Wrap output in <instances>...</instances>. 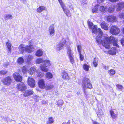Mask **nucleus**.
I'll list each match as a JSON object with an SVG mask.
<instances>
[{"label":"nucleus","instance_id":"1","mask_svg":"<svg viewBox=\"0 0 124 124\" xmlns=\"http://www.w3.org/2000/svg\"><path fill=\"white\" fill-rule=\"evenodd\" d=\"M98 32L101 36L98 35L96 36V41L98 44H101L106 48L109 49L110 48V44L112 43L114 46L119 47V46L117 44L118 40L113 36H104L102 39H101V37L103 32L100 28H98Z\"/></svg>","mask_w":124,"mask_h":124},{"label":"nucleus","instance_id":"2","mask_svg":"<svg viewBox=\"0 0 124 124\" xmlns=\"http://www.w3.org/2000/svg\"><path fill=\"white\" fill-rule=\"evenodd\" d=\"M120 32V29L116 25H112L110 28L109 32L113 35H117Z\"/></svg>","mask_w":124,"mask_h":124},{"label":"nucleus","instance_id":"3","mask_svg":"<svg viewBox=\"0 0 124 124\" xmlns=\"http://www.w3.org/2000/svg\"><path fill=\"white\" fill-rule=\"evenodd\" d=\"M61 6L63 9L64 13L68 17H70L71 16V13L68 9L65 8V6L62 0H58Z\"/></svg>","mask_w":124,"mask_h":124},{"label":"nucleus","instance_id":"4","mask_svg":"<svg viewBox=\"0 0 124 124\" xmlns=\"http://www.w3.org/2000/svg\"><path fill=\"white\" fill-rule=\"evenodd\" d=\"M1 81L5 85H9L12 82V79L10 76H7L3 78Z\"/></svg>","mask_w":124,"mask_h":124},{"label":"nucleus","instance_id":"5","mask_svg":"<svg viewBox=\"0 0 124 124\" xmlns=\"http://www.w3.org/2000/svg\"><path fill=\"white\" fill-rule=\"evenodd\" d=\"M16 87L19 91H23L27 89L26 85L23 82H21L17 84Z\"/></svg>","mask_w":124,"mask_h":124},{"label":"nucleus","instance_id":"6","mask_svg":"<svg viewBox=\"0 0 124 124\" xmlns=\"http://www.w3.org/2000/svg\"><path fill=\"white\" fill-rule=\"evenodd\" d=\"M90 82V80L89 78L86 77H84L82 80V86L83 88L84 89V92L85 94L86 95V93L85 89L86 87V83Z\"/></svg>","mask_w":124,"mask_h":124},{"label":"nucleus","instance_id":"7","mask_svg":"<svg viewBox=\"0 0 124 124\" xmlns=\"http://www.w3.org/2000/svg\"><path fill=\"white\" fill-rule=\"evenodd\" d=\"M13 77L15 80L17 82H21L23 80L22 77L20 75L19 73L15 72L13 75Z\"/></svg>","mask_w":124,"mask_h":124},{"label":"nucleus","instance_id":"8","mask_svg":"<svg viewBox=\"0 0 124 124\" xmlns=\"http://www.w3.org/2000/svg\"><path fill=\"white\" fill-rule=\"evenodd\" d=\"M27 83L29 86L31 88H34L35 86V81L33 78L28 77L27 80Z\"/></svg>","mask_w":124,"mask_h":124},{"label":"nucleus","instance_id":"9","mask_svg":"<svg viewBox=\"0 0 124 124\" xmlns=\"http://www.w3.org/2000/svg\"><path fill=\"white\" fill-rule=\"evenodd\" d=\"M36 62L37 63L39 64L41 63L44 62L46 63L47 65L50 66V61L48 60H43V59L42 58H39L37 59L36 60Z\"/></svg>","mask_w":124,"mask_h":124},{"label":"nucleus","instance_id":"10","mask_svg":"<svg viewBox=\"0 0 124 124\" xmlns=\"http://www.w3.org/2000/svg\"><path fill=\"white\" fill-rule=\"evenodd\" d=\"M38 84L39 87L41 89H44L45 88V81L44 79H40L38 80Z\"/></svg>","mask_w":124,"mask_h":124},{"label":"nucleus","instance_id":"11","mask_svg":"<svg viewBox=\"0 0 124 124\" xmlns=\"http://www.w3.org/2000/svg\"><path fill=\"white\" fill-rule=\"evenodd\" d=\"M116 10L119 11L124 8V2H120L117 3Z\"/></svg>","mask_w":124,"mask_h":124},{"label":"nucleus","instance_id":"12","mask_svg":"<svg viewBox=\"0 0 124 124\" xmlns=\"http://www.w3.org/2000/svg\"><path fill=\"white\" fill-rule=\"evenodd\" d=\"M61 76L64 80H67L70 79L68 74L65 71H63L62 72Z\"/></svg>","mask_w":124,"mask_h":124},{"label":"nucleus","instance_id":"13","mask_svg":"<svg viewBox=\"0 0 124 124\" xmlns=\"http://www.w3.org/2000/svg\"><path fill=\"white\" fill-rule=\"evenodd\" d=\"M33 93L34 92L32 90L29 89L24 92L23 96L25 97H27L33 95Z\"/></svg>","mask_w":124,"mask_h":124},{"label":"nucleus","instance_id":"14","mask_svg":"<svg viewBox=\"0 0 124 124\" xmlns=\"http://www.w3.org/2000/svg\"><path fill=\"white\" fill-rule=\"evenodd\" d=\"M48 65L46 63H44L43 64H41L40 66V68L41 70L42 71L45 72H47L48 71V69L47 68ZM48 66H49L48 65Z\"/></svg>","mask_w":124,"mask_h":124},{"label":"nucleus","instance_id":"15","mask_svg":"<svg viewBox=\"0 0 124 124\" xmlns=\"http://www.w3.org/2000/svg\"><path fill=\"white\" fill-rule=\"evenodd\" d=\"M18 48L20 53H23L25 51V46H24L23 44H21L19 46Z\"/></svg>","mask_w":124,"mask_h":124},{"label":"nucleus","instance_id":"16","mask_svg":"<svg viewBox=\"0 0 124 124\" xmlns=\"http://www.w3.org/2000/svg\"><path fill=\"white\" fill-rule=\"evenodd\" d=\"M49 31L50 36H53L54 35L55 31L54 28L52 25L50 26L49 29Z\"/></svg>","mask_w":124,"mask_h":124},{"label":"nucleus","instance_id":"17","mask_svg":"<svg viewBox=\"0 0 124 124\" xmlns=\"http://www.w3.org/2000/svg\"><path fill=\"white\" fill-rule=\"evenodd\" d=\"M32 45H26L25 46V51L27 52L28 53H30L32 51V49L33 47Z\"/></svg>","mask_w":124,"mask_h":124},{"label":"nucleus","instance_id":"18","mask_svg":"<svg viewBox=\"0 0 124 124\" xmlns=\"http://www.w3.org/2000/svg\"><path fill=\"white\" fill-rule=\"evenodd\" d=\"M109 112L111 116L113 119H116L117 117V114H115L112 110H110Z\"/></svg>","mask_w":124,"mask_h":124},{"label":"nucleus","instance_id":"19","mask_svg":"<svg viewBox=\"0 0 124 124\" xmlns=\"http://www.w3.org/2000/svg\"><path fill=\"white\" fill-rule=\"evenodd\" d=\"M100 25L101 27L104 30H108V26L107 24L106 23L104 22H103L101 23Z\"/></svg>","mask_w":124,"mask_h":124},{"label":"nucleus","instance_id":"20","mask_svg":"<svg viewBox=\"0 0 124 124\" xmlns=\"http://www.w3.org/2000/svg\"><path fill=\"white\" fill-rule=\"evenodd\" d=\"M46 9L45 7L44 6H39L37 8L36 11L37 12L40 13L43 11L45 10Z\"/></svg>","mask_w":124,"mask_h":124},{"label":"nucleus","instance_id":"21","mask_svg":"<svg viewBox=\"0 0 124 124\" xmlns=\"http://www.w3.org/2000/svg\"><path fill=\"white\" fill-rule=\"evenodd\" d=\"M116 49L115 47L112 48L111 49L108 51L109 53L112 55L116 54Z\"/></svg>","mask_w":124,"mask_h":124},{"label":"nucleus","instance_id":"22","mask_svg":"<svg viewBox=\"0 0 124 124\" xmlns=\"http://www.w3.org/2000/svg\"><path fill=\"white\" fill-rule=\"evenodd\" d=\"M36 70V68L34 67H31L30 69L28 72L30 74L32 75L34 73Z\"/></svg>","mask_w":124,"mask_h":124},{"label":"nucleus","instance_id":"23","mask_svg":"<svg viewBox=\"0 0 124 124\" xmlns=\"http://www.w3.org/2000/svg\"><path fill=\"white\" fill-rule=\"evenodd\" d=\"M43 52L40 49L37 50L35 54V55L38 57H40L42 56L43 54Z\"/></svg>","mask_w":124,"mask_h":124},{"label":"nucleus","instance_id":"24","mask_svg":"<svg viewBox=\"0 0 124 124\" xmlns=\"http://www.w3.org/2000/svg\"><path fill=\"white\" fill-rule=\"evenodd\" d=\"M17 63L19 64H22L24 62V60L22 57H19L17 60Z\"/></svg>","mask_w":124,"mask_h":124},{"label":"nucleus","instance_id":"25","mask_svg":"<svg viewBox=\"0 0 124 124\" xmlns=\"http://www.w3.org/2000/svg\"><path fill=\"white\" fill-rule=\"evenodd\" d=\"M6 44L7 46V48L8 49V53H10L11 51V44L8 42H6Z\"/></svg>","mask_w":124,"mask_h":124},{"label":"nucleus","instance_id":"26","mask_svg":"<svg viewBox=\"0 0 124 124\" xmlns=\"http://www.w3.org/2000/svg\"><path fill=\"white\" fill-rule=\"evenodd\" d=\"M26 60L27 62H30L33 59V57L32 56L29 55L26 56Z\"/></svg>","mask_w":124,"mask_h":124},{"label":"nucleus","instance_id":"27","mask_svg":"<svg viewBox=\"0 0 124 124\" xmlns=\"http://www.w3.org/2000/svg\"><path fill=\"white\" fill-rule=\"evenodd\" d=\"M53 77L52 74L50 72H48L46 73V77L48 79H50L52 78Z\"/></svg>","mask_w":124,"mask_h":124},{"label":"nucleus","instance_id":"28","mask_svg":"<svg viewBox=\"0 0 124 124\" xmlns=\"http://www.w3.org/2000/svg\"><path fill=\"white\" fill-rule=\"evenodd\" d=\"M67 52L68 56L73 55L71 53V47L70 46H68L67 47Z\"/></svg>","mask_w":124,"mask_h":124},{"label":"nucleus","instance_id":"29","mask_svg":"<svg viewBox=\"0 0 124 124\" xmlns=\"http://www.w3.org/2000/svg\"><path fill=\"white\" fill-rule=\"evenodd\" d=\"M115 8L113 6H110L108 9V11L109 13H112L113 12Z\"/></svg>","mask_w":124,"mask_h":124},{"label":"nucleus","instance_id":"30","mask_svg":"<svg viewBox=\"0 0 124 124\" xmlns=\"http://www.w3.org/2000/svg\"><path fill=\"white\" fill-rule=\"evenodd\" d=\"M83 68L86 71H88L89 70V68L90 66L85 64L83 65Z\"/></svg>","mask_w":124,"mask_h":124},{"label":"nucleus","instance_id":"31","mask_svg":"<svg viewBox=\"0 0 124 124\" xmlns=\"http://www.w3.org/2000/svg\"><path fill=\"white\" fill-rule=\"evenodd\" d=\"M22 71L24 74H25L27 71V69L26 66H24L22 68Z\"/></svg>","mask_w":124,"mask_h":124},{"label":"nucleus","instance_id":"32","mask_svg":"<svg viewBox=\"0 0 124 124\" xmlns=\"http://www.w3.org/2000/svg\"><path fill=\"white\" fill-rule=\"evenodd\" d=\"M99 5H96L94 7V8H93L92 10V12L93 13H96L97 12L98 9V6Z\"/></svg>","mask_w":124,"mask_h":124},{"label":"nucleus","instance_id":"33","mask_svg":"<svg viewBox=\"0 0 124 124\" xmlns=\"http://www.w3.org/2000/svg\"><path fill=\"white\" fill-rule=\"evenodd\" d=\"M98 61L96 58H94L93 62V64L95 67H96L97 66L98 64Z\"/></svg>","mask_w":124,"mask_h":124},{"label":"nucleus","instance_id":"34","mask_svg":"<svg viewBox=\"0 0 124 124\" xmlns=\"http://www.w3.org/2000/svg\"><path fill=\"white\" fill-rule=\"evenodd\" d=\"M48 119V120L47 121L46 124H51L54 122V120L52 117H49Z\"/></svg>","mask_w":124,"mask_h":124},{"label":"nucleus","instance_id":"35","mask_svg":"<svg viewBox=\"0 0 124 124\" xmlns=\"http://www.w3.org/2000/svg\"><path fill=\"white\" fill-rule=\"evenodd\" d=\"M86 88L91 89L93 88L92 85L90 82L87 83L86 84Z\"/></svg>","mask_w":124,"mask_h":124},{"label":"nucleus","instance_id":"36","mask_svg":"<svg viewBox=\"0 0 124 124\" xmlns=\"http://www.w3.org/2000/svg\"><path fill=\"white\" fill-rule=\"evenodd\" d=\"M54 86L53 85H45V89L46 90H50L53 88V87Z\"/></svg>","mask_w":124,"mask_h":124},{"label":"nucleus","instance_id":"37","mask_svg":"<svg viewBox=\"0 0 124 124\" xmlns=\"http://www.w3.org/2000/svg\"><path fill=\"white\" fill-rule=\"evenodd\" d=\"M70 60V62L71 63L73 64L74 62V58L73 56V55L68 56Z\"/></svg>","mask_w":124,"mask_h":124},{"label":"nucleus","instance_id":"38","mask_svg":"<svg viewBox=\"0 0 124 124\" xmlns=\"http://www.w3.org/2000/svg\"><path fill=\"white\" fill-rule=\"evenodd\" d=\"M64 103V102L62 100H59L57 102V104L59 107L62 106Z\"/></svg>","mask_w":124,"mask_h":124},{"label":"nucleus","instance_id":"39","mask_svg":"<svg viewBox=\"0 0 124 124\" xmlns=\"http://www.w3.org/2000/svg\"><path fill=\"white\" fill-rule=\"evenodd\" d=\"M107 9V7H105L104 6H102L100 7V10L101 12L104 13Z\"/></svg>","mask_w":124,"mask_h":124},{"label":"nucleus","instance_id":"40","mask_svg":"<svg viewBox=\"0 0 124 124\" xmlns=\"http://www.w3.org/2000/svg\"><path fill=\"white\" fill-rule=\"evenodd\" d=\"M113 15H110L108 16L106 18V20L109 22H112Z\"/></svg>","mask_w":124,"mask_h":124},{"label":"nucleus","instance_id":"41","mask_svg":"<svg viewBox=\"0 0 124 124\" xmlns=\"http://www.w3.org/2000/svg\"><path fill=\"white\" fill-rule=\"evenodd\" d=\"M92 30V32L93 33H96L97 32V29L96 28L95 26H94L91 28Z\"/></svg>","mask_w":124,"mask_h":124},{"label":"nucleus","instance_id":"42","mask_svg":"<svg viewBox=\"0 0 124 124\" xmlns=\"http://www.w3.org/2000/svg\"><path fill=\"white\" fill-rule=\"evenodd\" d=\"M108 73L109 75L111 76L115 74V71L114 70L111 69L108 72Z\"/></svg>","mask_w":124,"mask_h":124},{"label":"nucleus","instance_id":"43","mask_svg":"<svg viewBox=\"0 0 124 124\" xmlns=\"http://www.w3.org/2000/svg\"><path fill=\"white\" fill-rule=\"evenodd\" d=\"M116 86L118 88V89L120 91H121L123 88L122 86L121 85L117 84L116 85Z\"/></svg>","mask_w":124,"mask_h":124},{"label":"nucleus","instance_id":"44","mask_svg":"<svg viewBox=\"0 0 124 124\" xmlns=\"http://www.w3.org/2000/svg\"><path fill=\"white\" fill-rule=\"evenodd\" d=\"M58 45V46H59V47H57L58 48V50H60L61 49H62V48L64 45L63 44L61 43H59Z\"/></svg>","mask_w":124,"mask_h":124},{"label":"nucleus","instance_id":"45","mask_svg":"<svg viewBox=\"0 0 124 124\" xmlns=\"http://www.w3.org/2000/svg\"><path fill=\"white\" fill-rule=\"evenodd\" d=\"M88 26L89 28L91 29L93 27V24L92 22L89 21L88 22Z\"/></svg>","mask_w":124,"mask_h":124},{"label":"nucleus","instance_id":"46","mask_svg":"<svg viewBox=\"0 0 124 124\" xmlns=\"http://www.w3.org/2000/svg\"><path fill=\"white\" fill-rule=\"evenodd\" d=\"M43 75L44 74L41 72L37 73V76L38 77L41 78Z\"/></svg>","mask_w":124,"mask_h":124},{"label":"nucleus","instance_id":"47","mask_svg":"<svg viewBox=\"0 0 124 124\" xmlns=\"http://www.w3.org/2000/svg\"><path fill=\"white\" fill-rule=\"evenodd\" d=\"M77 48L78 51L79 53H81V47L80 45H78L77 46Z\"/></svg>","mask_w":124,"mask_h":124},{"label":"nucleus","instance_id":"48","mask_svg":"<svg viewBox=\"0 0 124 124\" xmlns=\"http://www.w3.org/2000/svg\"><path fill=\"white\" fill-rule=\"evenodd\" d=\"M112 22H116L117 21V19L116 16L113 15Z\"/></svg>","mask_w":124,"mask_h":124},{"label":"nucleus","instance_id":"49","mask_svg":"<svg viewBox=\"0 0 124 124\" xmlns=\"http://www.w3.org/2000/svg\"><path fill=\"white\" fill-rule=\"evenodd\" d=\"M119 17L121 19L123 18L124 19V13H121L119 15Z\"/></svg>","mask_w":124,"mask_h":124},{"label":"nucleus","instance_id":"50","mask_svg":"<svg viewBox=\"0 0 124 124\" xmlns=\"http://www.w3.org/2000/svg\"><path fill=\"white\" fill-rule=\"evenodd\" d=\"M7 71H5L2 70L0 71V74L1 75H5L7 74Z\"/></svg>","mask_w":124,"mask_h":124},{"label":"nucleus","instance_id":"51","mask_svg":"<svg viewBox=\"0 0 124 124\" xmlns=\"http://www.w3.org/2000/svg\"><path fill=\"white\" fill-rule=\"evenodd\" d=\"M81 53H79V54L80 55V61H82L84 59V57L83 55L81 54Z\"/></svg>","mask_w":124,"mask_h":124},{"label":"nucleus","instance_id":"52","mask_svg":"<svg viewBox=\"0 0 124 124\" xmlns=\"http://www.w3.org/2000/svg\"><path fill=\"white\" fill-rule=\"evenodd\" d=\"M12 16L10 14H8L6 15L5 16V18L7 19H8L9 18H12Z\"/></svg>","mask_w":124,"mask_h":124},{"label":"nucleus","instance_id":"53","mask_svg":"<svg viewBox=\"0 0 124 124\" xmlns=\"http://www.w3.org/2000/svg\"><path fill=\"white\" fill-rule=\"evenodd\" d=\"M121 43L122 46H124V38H123L121 39Z\"/></svg>","mask_w":124,"mask_h":124},{"label":"nucleus","instance_id":"54","mask_svg":"<svg viewBox=\"0 0 124 124\" xmlns=\"http://www.w3.org/2000/svg\"><path fill=\"white\" fill-rule=\"evenodd\" d=\"M105 0H97V1L98 3H101L104 2Z\"/></svg>","mask_w":124,"mask_h":124},{"label":"nucleus","instance_id":"55","mask_svg":"<svg viewBox=\"0 0 124 124\" xmlns=\"http://www.w3.org/2000/svg\"><path fill=\"white\" fill-rule=\"evenodd\" d=\"M109 1L111 2H116L119 0H108Z\"/></svg>","mask_w":124,"mask_h":124},{"label":"nucleus","instance_id":"56","mask_svg":"<svg viewBox=\"0 0 124 124\" xmlns=\"http://www.w3.org/2000/svg\"><path fill=\"white\" fill-rule=\"evenodd\" d=\"M93 124H99V123L96 121H93Z\"/></svg>","mask_w":124,"mask_h":124},{"label":"nucleus","instance_id":"57","mask_svg":"<svg viewBox=\"0 0 124 124\" xmlns=\"http://www.w3.org/2000/svg\"><path fill=\"white\" fill-rule=\"evenodd\" d=\"M122 33L124 34V27L122 29Z\"/></svg>","mask_w":124,"mask_h":124},{"label":"nucleus","instance_id":"58","mask_svg":"<svg viewBox=\"0 0 124 124\" xmlns=\"http://www.w3.org/2000/svg\"><path fill=\"white\" fill-rule=\"evenodd\" d=\"M19 70V71H18L19 72H20V69H18V70Z\"/></svg>","mask_w":124,"mask_h":124},{"label":"nucleus","instance_id":"59","mask_svg":"<svg viewBox=\"0 0 124 124\" xmlns=\"http://www.w3.org/2000/svg\"><path fill=\"white\" fill-rule=\"evenodd\" d=\"M123 22L124 23V19L123 20Z\"/></svg>","mask_w":124,"mask_h":124},{"label":"nucleus","instance_id":"60","mask_svg":"<svg viewBox=\"0 0 124 124\" xmlns=\"http://www.w3.org/2000/svg\"><path fill=\"white\" fill-rule=\"evenodd\" d=\"M70 124V123H69V124Z\"/></svg>","mask_w":124,"mask_h":124}]
</instances>
